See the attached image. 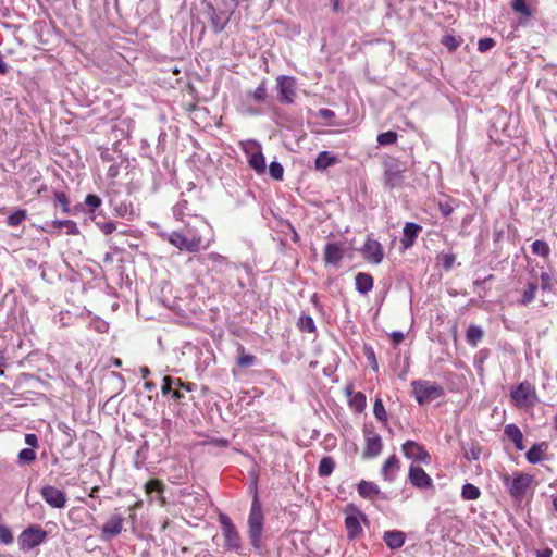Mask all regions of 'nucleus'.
<instances>
[{
  "mask_svg": "<svg viewBox=\"0 0 557 557\" xmlns=\"http://www.w3.org/2000/svg\"><path fill=\"white\" fill-rule=\"evenodd\" d=\"M55 200L61 206L63 212H69V199L64 193H55Z\"/></svg>",
  "mask_w": 557,
  "mask_h": 557,
  "instance_id": "09e8293b",
  "label": "nucleus"
},
{
  "mask_svg": "<svg viewBox=\"0 0 557 557\" xmlns=\"http://www.w3.org/2000/svg\"><path fill=\"white\" fill-rule=\"evenodd\" d=\"M343 256L344 251L337 244H326L323 253V260L326 264H338V262L343 259Z\"/></svg>",
  "mask_w": 557,
  "mask_h": 557,
  "instance_id": "a211bd4d",
  "label": "nucleus"
},
{
  "mask_svg": "<svg viewBox=\"0 0 557 557\" xmlns=\"http://www.w3.org/2000/svg\"><path fill=\"white\" fill-rule=\"evenodd\" d=\"M391 336L395 345H398L404 341V334L401 332H393Z\"/></svg>",
  "mask_w": 557,
  "mask_h": 557,
  "instance_id": "680f3d73",
  "label": "nucleus"
},
{
  "mask_svg": "<svg viewBox=\"0 0 557 557\" xmlns=\"http://www.w3.org/2000/svg\"><path fill=\"white\" fill-rule=\"evenodd\" d=\"M278 100L283 103H292L296 96L295 81L288 76L277 78Z\"/></svg>",
  "mask_w": 557,
  "mask_h": 557,
  "instance_id": "ddd939ff",
  "label": "nucleus"
},
{
  "mask_svg": "<svg viewBox=\"0 0 557 557\" xmlns=\"http://www.w3.org/2000/svg\"><path fill=\"white\" fill-rule=\"evenodd\" d=\"M405 166L397 160L392 159L385 163L384 183L389 189L400 187L405 181Z\"/></svg>",
  "mask_w": 557,
  "mask_h": 557,
  "instance_id": "423d86ee",
  "label": "nucleus"
},
{
  "mask_svg": "<svg viewBox=\"0 0 557 557\" xmlns=\"http://www.w3.org/2000/svg\"><path fill=\"white\" fill-rule=\"evenodd\" d=\"M382 440L379 434L367 433L366 434V446L362 453L363 458H374L382 451Z\"/></svg>",
  "mask_w": 557,
  "mask_h": 557,
  "instance_id": "f3484780",
  "label": "nucleus"
},
{
  "mask_svg": "<svg viewBox=\"0 0 557 557\" xmlns=\"http://www.w3.org/2000/svg\"><path fill=\"white\" fill-rule=\"evenodd\" d=\"M267 97V88H265V85L264 83H261L257 88L256 90L253 91V98L261 102L265 99Z\"/></svg>",
  "mask_w": 557,
  "mask_h": 557,
  "instance_id": "8fccbe9b",
  "label": "nucleus"
},
{
  "mask_svg": "<svg viewBox=\"0 0 557 557\" xmlns=\"http://www.w3.org/2000/svg\"><path fill=\"white\" fill-rule=\"evenodd\" d=\"M345 527L349 539H356L362 531L359 519L354 516H347L345 519Z\"/></svg>",
  "mask_w": 557,
  "mask_h": 557,
  "instance_id": "b1692460",
  "label": "nucleus"
},
{
  "mask_svg": "<svg viewBox=\"0 0 557 557\" xmlns=\"http://www.w3.org/2000/svg\"><path fill=\"white\" fill-rule=\"evenodd\" d=\"M208 261H210L213 264H224L226 263V258L221 256L218 252H210L207 256Z\"/></svg>",
  "mask_w": 557,
  "mask_h": 557,
  "instance_id": "3c124183",
  "label": "nucleus"
},
{
  "mask_svg": "<svg viewBox=\"0 0 557 557\" xmlns=\"http://www.w3.org/2000/svg\"><path fill=\"white\" fill-rule=\"evenodd\" d=\"M409 480L418 488H428L433 484L431 476L421 467H410Z\"/></svg>",
  "mask_w": 557,
  "mask_h": 557,
  "instance_id": "dca6fc26",
  "label": "nucleus"
},
{
  "mask_svg": "<svg viewBox=\"0 0 557 557\" xmlns=\"http://www.w3.org/2000/svg\"><path fill=\"white\" fill-rule=\"evenodd\" d=\"M496 45L493 38H481L478 42V50L480 52H486L494 48Z\"/></svg>",
  "mask_w": 557,
  "mask_h": 557,
  "instance_id": "a18cd8bd",
  "label": "nucleus"
},
{
  "mask_svg": "<svg viewBox=\"0 0 557 557\" xmlns=\"http://www.w3.org/2000/svg\"><path fill=\"white\" fill-rule=\"evenodd\" d=\"M421 231V225L413 222H407L403 228V238L400 239L401 248L404 250L411 248Z\"/></svg>",
  "mask_w": 557,
  "mask_h": 557,
  "instance_id": "2eb2a0df",
  "label": "nucleus"
},
{
  "mask_svg": "<svg viewBox=\"0 0 557 557\" xmlns=\"http://www.w3.org/2000/svg\"><path fill=\"white\" fill-rule=\"evenodd\" d=\"M298 327L302 332H314L315 331V324L313 319L310 315L302 314L297 323Z\"/></svg>",
  "mask_w": 557,
  "mask_h": 557,
  "instance_id": "f704fd0d",
  "label": "nucleus"
},
{
  "mask_svg": "<svg viewBox=\"0 0 557 557\" xmlns=\"http://www.w3.org/2000/svg\"><path fill=\"white\" fill-rule=\"evenodd\" d=\"M350 405L356 409V411H363L367 405L364 394L361 392L354 394L350 398Z\"/></svg>",
  "mask_w": 557,
  "mask_h": 557,
  "instance_id": "e433bc0d",
  "label": "nucleus"
},
{
  "mask_svg": "<svg viewBox=\"0 0 557 557\" xmlns=\"http://www.w3.org/2000/svg\"><path fill=\"white\" fill-rule=\"evenodd\" d=\"M124 519L120 515L112 516L102 527L101 536L106 541H110L123 531Z\"/></svg>",
  "mask_w": 557,
  "mask_h": 557,
  "instance_id": "4468645a",
  "label": "nucleus"
},
{
  "mask_svg": "<svg viewBox=\"0 0 557 557\" xmlns=\"http://www.w3.org/2000/svg\"><path fill=\"white\" fill-rule=\"evenodd\" d=\"M511 404L518 409L533 408L537 403L535 387L528 381L521 382L510 391Z\"/></svg>",
  "mask_w": 557,
  "mask_h": 557,
  "instance_id": "7ed1b4c3",
  "label": "nucleus"
},
{
  "mask_svg": "<svg viewBox=\"0 0 557 557\" xmlns=\"http://www.w3.org/2000/svg\"><path fill=\"white\" fill-rule=\"evenodd\" d=\"M85 203L90 208H98L101 205V199L97 195H88Z\"/></svg>",
  "mask_w": 557,
  "mask_h": 557,
  "instance_id": "603ef678",
  "label": "nucleus"
},
{
  "mask_svg": "<svg viewBox=\"0 0 557 557\" xmlns=\"http://www.w3.org/2000/svg\"><path fill=\"white\" fill-rule=\"evenodd\" d=\"M506 436L511 440L518 450H523V434L521 430L513 423L507 424L504 430Z\"/></svg>",
  "mask_w": 557,
  "mask_h": 557,
  "instance_id": "412c9836",
  "label": "nucleus"
},
{
  "mask_svg": "<svg viewBox=\"0 0 557 557\" xmlns=\"http://www.w3.org/2000/svg\"><path fill=\"white\" fill-rule=\"evenodd\" d=\"M399 469V460L395 456H391L383 465L381 473L386 481H393Z\"/></svg>",
  "mask_w": 557,
  "mask_h": 557,
  "instance_id": "4be33fe9",
  "label": "nucleus"
},
{
  "mask_svg": "<svg viewBox=\"0 0 557 557\" xmlns=\"http://www.w3.org/2000/svg\"><path fill=\"white\" fill-rule=\"evenodd\" d=\"M145 491L147 494H151L153 492H157L160 494V502L162 505L165 504V500L164 498L161 496V494L163 493L164 491V484L160 481V480H150L148 481L146 484H145Z\"/></svg>",
  "mask_w": 557,
  "mask_h": 557,
  "instance_id": "cd10ccee",
  "label": "nucleus"
},
{
  "mask_svg": "<svg viewBox=\"0 0 557 557\" xmlns=\"http://www.w3.org/2000/svg\"><path fill=\"white\" fill-rule=\"evenodd\" d=\"M335 468V462L331 457H323L320 460L318 472L321 476L330 475Z\"/></svg>",
  "mask_w": 557,
  "mask_h": 557,
  "instance_id": "7c9ffc66",
  "label": "nucleus"
},
{
  "mask_svg": "<svg viewBox=\"0 0 557 557\" xmlns=\"http://www.w3.org/2000/svg\"><path fill=\"white\" fill-rule=\"evenodd\" d=\"M536 290H537V284L535 282H530L528 284L527 289L522 294V298H521L520 302L522 305H528V304L532 302L535 298Z\"/></svg>",
  "mask_w": 557,
  "mask_h": 557,
  "instance_id": "72a5a7b5",
  "label": "nucleus"
},
{
  "mask_svg": "<svg viewBox=\"0 0 557 557\" xmlns=\"http://www.w3.org/2000/svg\"><path fill=\"white\" fill-rule=\"evenodd\" d=\"M441 212L444 214V215H449L451 212H453V208L449 207V206H441Z\"/></svg>",
  "mask_w": 557,
  "mask_h": 557,
  "instance_id": "338daca9",
  "label": "nucleus"
},
{
  "mask_svg": "<svg viewBox=\"0 0 557 557\" xmlns=\"http://www.w3.org/2000/svg\"><path fill=\"white\" fill-rule=\"evenodd\" d=\"M373 413L375 418L382 422L387 421V413L385 411L383 401L381 398H376L374 406H373Z\"/></svg>",
  "mask_w": 557,
  "mask_h": 557,
  "instance_id": "4c0bfd02",
  "label": "nucleus"
},
{
  "mask_svg": "<svg viewBox=\"0 0 557 557\" xmlns=\"http://www.w3.org/2000/svg\"><path fill=\"white\" fill-rule=\"evenodd\" d=\"M548 445L545 442L534 444L525 454L527 460L532 465L539 463L543 460Z\"/></svg>",
  "mask_w": 557,
  "mask_h": 557,
  "instance_id": "6ab92c4d",
  "label": "nucleus"
},
{
  "mask_svg": "<svg viewBox=\"0 0 557 557\" xmlns=\"http://www.w3.org/2000/svg\"><path fill=\"white\" fill-rule=\"evenodd\" d=\"M9 71L8 64L4 62L2 54L0 53V74H7Z\"/></svg>",
  "mask_w": 557,
  "mask_h": 557,
  "instance_id": "e2e57ef3",
  "label": "nucleus"
},
{
  "mask_svg": "<svg viewBox=\"0 0 557 557\" xmlns=\"http://www.w3.org/2000/svg\"><path fill=\"white\" fill-rule=\"evenodd\" d=\"M335 161V157H333L329 151H321L318 154L314 164L318 170H324L334 164Z\"/></svg>",
  "mask_w": 557,
  "mask_h": 557,
  "instance_id": "bb28decb",
  "label": "nucleus"
},
{
  "mask_svg": "<svg viewBox=\"0 0 557 557\" xmlns=\"http://www.w3.org/2000/svg\"><path fill=\"white\" fill-rule=\"evenodd\" d=\"M363 258L373 264H380L383 260V247L374 239L368 238L361 249Z\"/></svg>",
  "mask_w": 557,
  "mask_h": 557,
  "instance_id": "9b49d317",
  "label": "nucleus"
},
{
  "mask_svg": "<svg viewBox=\"0 0 557 557\" xmlns=\"http://www.w3.org/2000/svg\"><path fill=\"white\" fill-rule=\"evenodd\" d=\"M481 491L479 487L471 483H467L462 486L461 496L466 500H475L480 497Z\"/></svg>",
  "mask_w": 557,
  "mask_h": 557,
  "instance_id": "c756f323",
  "label": "nucleus"
},
{
  "mask_svg": "<svg viewBox=\"0 0 557 557\" xmlns=\"http://www.w3.org/2000/svg\"><path fill=\"white\" fill-rule=\"evenodd\" d=\"M18 463L29 465L36 459V451L32 448H24L18 453Z\"/></svg>",
  "mask_w": 557,
  "mask_h": 557,
  "instance_id": "c9c22d12",
  "label": "nucleus"
},
{
  "mask_svg": "<svg viewBox=\"0 0 557 557\" xmlns=\"http://www.w3.org/2000/svg\"><path fill=\"white\" fill-rule=\"evenodd\" d=\"M58 228H66L67 234H76L77 233V226L74 221L71 220H64V221H58L57 222Z\"/></svg>",
  "mask_w": 557,
  "mask_h": 557,
  "instance_id": "c03bdc74",
  "label": "nucleus"
},
{
  "mask_svg": "<svg viewBox=\"0 0 557 557\" xmlns=\"http://www.w3.org/2000/svg\"><path fill=\"white\" fill-rule=\"evenodd\" d=\"M139 371L143 379H146L150 374V370L147 367H141Z\"/></svg>",
  "mask_w": 557,
  "mask_h": 557,
  "instance_id": "774afa93",
  "label": "nucleus"
},
{
  "mask_svg": "<svg viewBox=\"0 0 557 557\" xmlns=\"http://www.w3.org/2000/svg\"><path fill=\"white\" fill-rule=\"evenodd\" d=\"M269 173L272 178L282 181L284 176V169L281 163L273 161L269 165Z\"/></svg>",
  "mask_w": 557,
  "mask_h": 557,
  "instance_id": "ea45409f",
  "label": "nucleus"
},
{
  "mask_svg": "<svg viewBox=\"0 0 557 557\" xmlns=\"http://www.w3.org/2000/svg\"><path fill=\"white\" fill-rule=\"evenodd\" d=\"M443 44L449 51H455L459 47L460 41L455 36L447 35L443 38Z\"/></svg>",
  "mask_w": 557,
  "mask_h": 557,
  "instance_id": "49530a36",
  "label": "nucleus"
},
{
  "mask_svg": "<svg viewBox=\"0 0 557 557\" xmlns=\"http://www.w3.org/2000/svg\"><path fill=\"white\" fill-rule=\"evenodd\" d=\"M219 521L223 530L224 546L230 550H238L242 546V541L234 523L224 513L219 516Z\"/></svg>",
  "mask_w": 557,
  "mask_h": 557,
  "instance_id": "39448f33",
  "label": "nucleus"
},
{
  "mask_svg": "<svg viewBox=\"0 0 557 557\" xmlns=\"http://www.w3.org/2000/svg\"><path fill=\"white\" fill-rule=\"evenodd\" d=\"M454 262H455V256L451 255V253H446L443 256V267L446 269V270H449L453 268L454 265Z\"/></svg>",
  "mask_w": 557,
  "mask_h": 557,
  "instance_id": "4d7b16f0",
  "label": "nucleus"
},
{
  "mask_svg": "<svg viewBox=\"0 0 557 557\" xmlns=\"http://www.w3.org/2000/svg\"><path fill=\"white\" fill-rule=\"evenodd\" d=\"M97 226L106 235H110V234H112L116 230V223L112 222V221H109V222H97Z\"/></svg>",
  "mask_w": 557,
  "mask_h": 557,
  "instance_id": "de8ad7c7",
  "label": "nucleus"
},
{
  "mask_svg": "<svg viewBox=\"0 0 557 557\" xmlns=\"http://www.w3.org/2000/svg\"><path fill=\"white\" fill-rule=\"evenodd\" d=\"M240 350L242 355L237 359V364L244 368L252 366L256 360L255 356L245 354L243 347L240 348Z\"/></svg>",
  "mask_w": 557,
  "mask_h": 557,
  "instance_id": "79ce46f5",
  "label": "nucleus"
},
{
  "mask_svg": "<svg viewBox=\"0 0 557 557\" xmlns=\"http://www.w3.org/2000/svg\"><path fill=\"white\" fill-rule=\"evenodd\" d=\"M356 288L361 294H367L373 287V277L368 274L360 272L356 275Z\"/></svg>",
  "mask_w": 557,
  "mask_h": 557,
  "instance_id": "5701e85b",
  "label": "nucleus"
},
{
  "mask_svg": "<svg viewBox=\"0 0 557 557\" xmlns=\"http://www.w3.org/2000/svg\"><path fill=\"white\" fill-rule=\"evenodd\" d=\"M397 133L393 131L384 132L377 135V143L380 145H391L397 140Z\"/></svg>",
  "mask_w": 557,
  "mask_h": 557,
  "instance_id": "58836bf2",
  "label": "nucleus"
},
{
  "mask_svg": "<svg viewBox=\"0 0 557 557\" xmlns=\"http://www.w3.org/2000/svg\"><path fill=\"white\" fill-rule=\"evenodd\" d=\"M25 443L29 446L28 448L35 449L38 447V438L36 434L28 433L25 435Z\"/></svg>",
  "mask_w": 557,
  "mask_h": 557,
  "instance_id": "864d4df0",
  "label": "nucleus"
},
{
  "mask_svg": "<svg viewBox=\"0 0 557 557\" xmlns=\"http://www.w3.org/2000/svg\"><path fill=\"white\" fill-rule=\"evenodd\" d=\"M172 385H174V379L171 376H164L163 384L161 387L162 393L165 395L172 391Z\"/></svg>",
  "mask_w": 557,
  "mask_h": 557,
  "instance_id": "5fc2aeb1",
  "label": "nucleus"
},
{
  "mask_svg": "<svg viewBox=\"0 0 557 557\" xmlns=\"http://www.w3.org/2000/svg\"><path fill=\"white\" fill-rule=\"evenodd\" d=\"M541 287L542 289H548L550 287V276L547 272L541 273Z\"/></svg>",
  "mask_w": 557,
  "mask_h": 557,
  "instance_id": "13d9d810",
  "label": "nucleus"
},
{
  "mask_svg": "<svg viewBox=\"0 0 557 557\" xmlns=\"http://www.w3.org/2000/svg\"><path fill=\"white\" fill-rule=\"evenodd\" d=\"M481 449L479 447H472L470 450H465V456L469 460H478L480 458Z\"/></svg>",
  "mask_w": 557,
  "mask_h": 557,
  "instance_id": "6e6d98bb",
  "label": "nucleus"
},
{
  "mask_svg": "<svg viewBox=\"0 0 557 557\" xmlns=\"http://www.w3.org/2000/svg\"><path fill=\"white\" fill-rule=\"evenodd\" d=\"M207 14L210 17L211 27L214 33H221L231 20L232 10H216L212 4H207Z\"/></svg>",
  "mask_w": 557,
  "mask_h": 557,
  "instance_id": "9d476101",
  "label": "nucleus"
},
{
  "mask_svg": "<svg viewBox=\"0 0 557 557\" xmlns=\"http://www.w3.org/2000/svg\"><path fill=\"white\" fill-rule=\"evenodd\" d=\"M483 336H484V332H483L482 327H480L478 325H470L467 330V334H466L467 342L472 346H476L478 343L480 341H482Z\"/></svg>",
  "mask_w": 557,
  "mask_h": 557,
  "instance_id": "a878e982",
  "label": "nucleus"
},
{
  "mask_svg": "<svg viewBox=\"0 0 557 557\" xmlns=\"http://www.w3.org/2000/svg\"><path fill=\"white\" fill-rule=\"evenodd\" d=\"M511 8L513 11L524 15L530 16L531 10L529 5L527 4L525 0H512Z\"/></svg>",
  "mask_w": 557,
  "mask_h": 557,
  "instance_id": "a19ab883",
  "label": "nucleus"
},
{
  "mask_svg": "<svg viewBox=\"0 0 557 557\" xmlns=\"http://www.w3.org/2000/svg\"><path fill=\"white\" fill-rule=\"evenodd\" d=\"M403 453L408 459L418 460L424 463H429L431 460L430 454L417 442L407 441L403 444Z\"/></svg>",
  "mask_w": 557,
  "mask_h": 557,
  "instance_id": "f8f14e48",
  "label": "nucleus"
},
{
  "mask_svg": "<svg viewBox=\"0 0 557 557\" xmlns=\"http://www.w3.org/2000/svg\"><path fill=\"white\" fill-rule=\"evenodd\" d=\"M161 237L181 251L198 252L201 249L202 236L189 224L182 230L161 233Z\"/></svg>",
  "mask_w": 557,
  "mask_h": 557,
  "instance_id": "f257e3e1",
  "label": "nucleus"
},
{
  "mask_svg": "<svg viewBox=\"0 0 557 557\" xmlns=\"http://www.w3.org/2000/svg\"><path fill=\"white\" fill-rule=\"evenodd\" d=\"M7 366V359L2 352H0V376L4 375V367Z\"/></svg>",
  "mask_w": 557,
  "mask_h": 557,
  "instance_id": "0e129e2a",
  "label": "nucleus"
},
{
  "mask_svg": "<svg viewBox=\"0 0 557 557\" xmlns=\"http://www.w3.org/2000/svg\"><path fill=\"white\" fill-rule=\"evenodd\" d=\"M174 385L177 386V387L184 388L187 392H191L194 389V386H195L193 383H184V382H182L181 379H175L174 380Z\"/></svg>",
  "mask_w": 557,
  "mask_h": 557,
  "instance_id": "bf43d9fd",
  "label": "nucleus"
},
{
  "mask_svg": "<svg viewBox=\"0 0 557 557\" xmlns=\"http://www.w3.org/2000/svg\"><path fill=\"white\" fill-rule=\"evenodd\" d=\"M27 218V212L24 209H18L8 216L7 223L10 226H18Z\"/></svg>",
  "mask_w": 557,
  "mask_h": 557,
  "instance_id": "473e14b6",
  "label": "nucleus"
},
{
  "mask_svg": "<svg viewBox=\"0 0 557 557\" xmlns=\"http://www.w3.org/2000/svg\"><path fill=\"white\" fill-rule=\"evenodd\" d=\"M531 248H532V252L534 255H537V256H541L544 258L548 257V255L550 252V248H549L548 244L541 239L534 240L531 245Z\"/></svg>",
  "mask_w": 557,
  "mask_h": 557,
  "instance_id": "2f4dec72",
  "label": "nucleus"
},
{
  "mask_svg": "<svg viewBox=\"0 0 557 557\" xmlns=\"http://www.w3.org/2000/svg\"><path fill=\"white\" fill-rule=\"evenodd\" d=\"M383 540L391 549L400 548L405 543V534L401 531H386Z\"/></svg>",
  "mask_w": 557,
  "mask_h": 557,
  "instance_id": "aec40b11",
  "label": "nucleus"
},
{
  "mask_svg": "<svg viewBox=\"0 0 557 557\" xmlns=\"http://www.w3.org/2000/svg\"><path fill=\"white\" fill-rule=\"evenodd\" d=\"M411 386L416 400L420 405L432 401L444 394L442 386L429 381H413Z\"/></svg>",
  "mask_w": 557,
  "mask_h": 557,
  "instance_id": "20e7f679",
  "label": "nucleus"
},
{
  "mask_svg": "<svg viewBox=\"0 0 557 557\" xmlns=\"http://www.w3.org/2000/svg\"><path fill=\"white\" fill-rule=\"evenodd\" d=\"M504 484L509 494L515 499H522L528 487L531 484V476L528 474L519 473L512 480L508 475L504 476Z\"/></svg>",
  "mask_w": 557,
  "mask_h": 557,
  "instance_id": "0eeeda50",
  "label": "nucleus"
},
{
  "mask_svg": "<svg viewBox=\"0 0 557 557\" xmlns=\"http://www.w3.org/2000/svg\"><path fill=\"white\" fill-rule=\"evenodd\" d=\"M367 357H368V360L371 362V366H372L373 370L377 371L379 370V366H377V362H376V359H375V355H374L372 349H370L368 351Z\"/></svg>",
  "mask_w": 557,
  "mask_h": 557,
  "instance_id": "052dcab7",
  "label": "nucleus"
},
{
  "mask_svg": "<svg viewBox=\"0 0 557 557\" xmlns=\"http://www.w3.org/2000/svg\"><path fill=\"white\" fill-rule=\"evenodd\" d=\"M47 536L46 531L38 527H29L18 536V543L24 549H32L41 544Z\"/></svg>",
  "mask_w": 557,
  "mask_h": 557,
  "instance_id": "1a4fd4ad",
  "label": "nucleus"
},
{
  "mask_svg": "<svg viewBox=\"0 0 557 557\" xmlns=\"http://www.w3.org/2000/svg\"><path fill=\"white\" fill-rule=\"evenodd\" d=\"M40 496L51 508L62 509L66 506L67 497L65 492L53 485L42 486Z\"/></svg>",
  "mask_w": 557,
  "mask_h": 557,
  "instance_id": "6e6552de",
  "label": "nucleus"
},
{
  "mask_svg": "<svg viewBox=\"0 0 557 557\" xmlns=\"http://www.w3.org/2000/svg\"><path fill=\"white\" fill-rule=\"evenodd\" d=\"M358 493L364 498L372 499L380 493V488L372 482L361 481L358 485Z\"/></svg>",
  "mask_w": 557,
  "mask_h": 557,
  "instance_id": "393cba45",
  "label": "nucleus"
},
{
  "mask_svg": "<svg viewBox=\"0 0 557 557\" xmlns=\"http://www.w3.org/2000/svg\"><path fill=\"white\" fill-rule=\"evenodd\" d=\"M264 516L262 506L257 495L253 496L250 512L248 516V536L255 548L261 547V535L263 531Z\"/></svg>",
  "mask_w": 557,
  "mask_h": 557,
  "instance_id": "f03ea898",
  "label": "nucleus"
},
{
  "mask_svg": "<svg viewBox=\"0 0 557 557\" xmlns=\"http://www.w3.org/2000/svg\"><path fill=\"white\" fill-rule=\"evenodd\" d=\"M536 557H552V549L545 548V549L539 550L536 554Z\"/></svg>",
  "mask_w": 557,
  "mask_h": 557,
  "instance_id": "69168bd1",
  "label": "nucleus"
},
{
  "mask_svg": "<svg viewBox=\"0 0 557 557\" xmlns=\"http://www.w3.org/2000/svg\"><path fill=\"white\" fill-rule=\"evenodd\" d=\"M0 542L9 545L13 542V535L11 530L3 524H0Z\"/></svg>",
  "mask_w": 557,
  "mask_h": 557,
  "instance_id": "37998d69",
  "label": "nucleus"
},
{
  "mask_svg": "<svg viewBox=\"0 0 557 557\" xmlns=\"http://www.w3.org/2000/svg\"><path fill=\"white\" fill-rule=\"evenodd\" d=\"M249 164L259 174L265 171V158L261 152L253 153L249 159Z\"/></svg>",
  "mask_w": 557,
  "mask_h": 557,
  "instance_id": "c85d7f7f",
  "label": "nucleus"
}]
</instances>
